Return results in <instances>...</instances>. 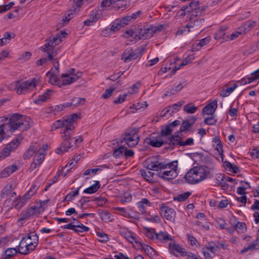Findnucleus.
<instances>
[{
  "label": "nucleus",
  "instance_id": "obj_1",
  "mask_svg": "<svg viewBox=\"0 0 259 259\" xmlns=\"http://www.w3.org/2000/svg\"><path fill=\"white\" fill-rule=\"evenodd\" d=\"M80 113H73L68 116L64 117L62 119L56 121L51 126V131L56 130L58 128L64 127L63 132L64 136L62 137L63 142L60 147L56 149V153L60 154L67 152L68 150L73 147L72 144V137L74 134L75 129L73 123L79 118Z\"/></svg>",
  "mask_w": 259,
  "mask_h": 259
},
{
  "label": "nucleus",
  "instance_id": "obj_2",
  "mask_svg": "<svg viewBox=\"0 0 259 259\" xmlns=\"http://www.w3.org/2000/svg\"><path fill=\"white\" fill-rule=\"evenodd\" d=\"M67 35V33L65 31H61L53 37H50L47 39L44 46L40 47V50L47 53L48 58H42L37 60L36 64L37 66H41L47 62V60H53L54 56L57 55V51L55 50V47L60 44L62 41V39L65 38Z\"/></svg>",
  "mask_w": 259,
  "mask_h": 259
},
{
  "label": "nucleus",
  "instance_id": "obj_3",
  "mask_svg": "<svg viewBox=\"0 0 259 259\" xmlns=\"http://www.w3.org/2000/svg\"><path fill=\"white\" fill-rule=\"evenodd\" d=\"M82 72L80 71L75 73L74 69H71L67 73L62 74L59 79L56 76L55 72H48L47 73V76L49 78V82L52 84H56L60 88L72 83L80 78Z\"/></svg>",
  "mask_w": 259,
  "mask_h": 259
},
{
  "label": "nucleus",
  "instance_id": "obj_4",
  "mask_svg": "<svg viewBox=\"0 0 259 259\" xmlns=\"http://www.w3.org/2000/svg\"><path fill=\"white\" fill-rule=\"evenodd\" d=\"M30 119L19 114H14L8 120V122L3 123L8 131L14 132L20 128L22 131H25L30 127L29 121Z\"/></svg>",
  "mask_w": 259,
  "mask_h": 259
},
{
  "label": "nucleus",
  "instance_id": "obj_5",
  "mask_svg": "<svg viewBox=\"0 0 259 259\" xmlns=\"http://www.w3.org/2000/svg\"><path fill=\"white\" fill-rule=\"evenodd\" d=\"M210 171L202 167H194L185 175L187 182L191 184L197 183L210 177Z\"/></svg>",
  "mask_w": 259,
  "mask_h": 259
},
{
  "label": "nucleus",
  "instance_id": "obj_6",
  "mask_svg": "<svg viewBox=\"0 0 259 259\" xmlns=\"http://www.w3.org/2000/svg\"><path fill=\"white\" fill-rule=\"evenodd\" d=\"M138 132L139 129L137 128L131 127L127 129L121 136L118 142H125V144L130 147L136 146L140 141Z\"/></svg>",
  "mask_w": 259,
  "mask_h": 259
},
{
  "label": "nucleus",
  "instance_id": "obj_7",
  "mask_svg": "<svg viewBox=\"0 0 259 259\" xmlns=\"http://www.w3.org/2000/svg\"><path fill=\"white\" fill-rule=\"evenodd\" d=\"M33 239V242L30 240H27L28 238L23 237L20 241L18 247V253L27 255L34 250L38 245V237L35 234H32L31 236Z\"/></svg>",
  "mask_w": 259,
  "mask_h": 259
},
{
  "label": "nucleus",
  "instance_id": "obj_8",
  "mask_svg": "<svg viewBox=\"0 0 259 259\" xmlns=\"http://www.w3.org/2000/svg\"><path fill=\"white\" fill-rule=\"evenodd\" d=\"M36 80L35 78L23 82H21L19 80L15 81V88L17 93L19 95H21L25 92L31 90L36 87Z\"/></svg>",
  "mask_w": 259,
  "mask_h": 259
},
{
  "label": "nucleus",
  "instance_id": "obj_9",
  "mask_svg": "<svg viewBox=\"0 0 259 259\" xmlns=\"http://www.w3.org/2000/svg\"><path fill=\"white\" fill-rule=\"evenodd\" d=\"M144 51V49L142 47H139L134 51L132 49H127L122 54L121 59L125 62L135 60L142 56Z\"/></svg>",
  "mask_w": 259,
  "mask_h": 259
},
{
  "label": "nucleus",
  "instance_id": "obj_10",
  "mask_svg": "<svg viewBox=\"0 0 259 259\" xmlns=\"http://www.w3.org/2000/svg\"><path fill=\"white\" fill-rule=\"evenodd\" d=\"M204 21L203 18L196 19L194 22H189L188 24L180 27L176 32L177 35H183L185 32H190V28L194 26H200Z\"/></svg>",
  "mask_w": 259,
  "mask_h": 259
},
{
  "label": "nucleus",
  "instance_id": "obj_11",
  "mask_svg": "<svg viewBox=\"0 0 259 259\" xmlns=\"http://www.w3.org/2000/svg\"><path fill=\"white\" fill-rule=\"evenodd\" d=\"M19 137L15 138L11 143L7 145L2 152V156L4 157L8 156L10 152L16 149L20 144Z\"/></svg>",
  "mask_w": 259,
  "mask_h": 259
},
{
  "label": "nucleus",
  "instance_id": "obj_12",
  "mask_svg": "<svg viewBox=\"0 0 259 259\" xmlns=\"http://www.w3.org/2000/svg\"><path fill=\"white\" fill-rule=\"evenodd\" d=\"M180 133H181L180 130L175 133L174 135H171L169 138L165 141V144L168 145V146L165 147L166 149L172 150L176 146H178L177 143H176V140L181 141L182 140V138L179 136Z\"/></svg>",
  "mask_w": 259,
  "mask_h": 259
},
{
  "label": "nucleus",
  "instance_id": "obj_13",
  "mask_svg": "<svg viewBox=\"0 0 259 259\" xmlns=\"http://www.w3.org/2000/svg\"><path fill=\"white\" fill-rule=\"evenodd\" d=\"M167 164V165H168V168H170V169L169 170H165L162 172L161 177L166 180H171L175 178L178 175L177 166H175L174 167L171 168L174 166L172 163H170Z\"/></svg>",
  "mask_w": 259,
  "mask_h": 259
},
{
  "label": "nucleus",
  "instance_id": "obj_14",
  "mask_svg": "<svg viewBox=\"0 0 259 259\" xmlns=\"http://www.w3.org/2000/svg\"><path fill=\"white\" fill-rule=\"evenodd\" d=\"M161 214L164 219L171 222H173L176 217L175 210L167 206L161 207Z\"/></svg>",
  "mask_w": 259,
  "mask_h": 259
},
{
  "label": "nucleus",
  "instance_id": "obj_15",
  "mask_svg": "<svg viewBox=\"0 0 259 259\" xmlns=\"http://www.w3.org/2000/svg\"><path fill=\"white\" fill-rule=\"evenodd\" d=\"M168 248L171 254L176 256H178L175 251L179 252L181 254V256H184V253L186 252L185 249L182 247L179 244L170 242L168 244Z\"/></svg>",
  "mask_w": 259,
  "mask_h": 259
},
{
  "label": "nucleus",
  "instance_id": "obj_16",
  "mask_svg": "<svg viewBox=\"0 0 259 259\" xmlns=\"http://www.w3.org/2000/svg\"><path fill=\"white\" fill-rule=\"evenodd\" d=\"M167 165L165 162L152 161L147 165V168L150 170L157 171L159 169L166 168Z\"/></svg>",
  "mask_w": 259,
  "mask_h": 259
},
{
  "label": "nucleus",
  "instance_id": "obj_17",
  "mask_svg": "<svg viewBox=\"0 0 259 259\" xmlns=\"http://www.w3.org/2000/svg\"><path fill=\"white\" fill-rule=\"evenodd\" d=\"M217 107V101H213L203 108L202 113L203 114L212 115L214 113Z\"/></svg>",
  "mask_w": 259,
  "mask_h": 259
},
{
  "label": "nucleus",
  "instance_id": "obj_18",
  "mask_svg": "<svg viewBox=\"0 0 259 259\" xmlns=\"http://www.w3.org/2000/svg\"><path fill=\"white\" fill-rule=\"evenodd\" d=\"M196 118L193 116L190 117L189 119L185 120L181 124L180 132H183L187 131L195 122Z\"/></svg>",
  "mask_w": 259,
  "mask_h": 259
},
{
  "label": "nucleus",
  "instance_id": "obj_19",
  "mask_svg": "<svg viewBox=\"0 0 259 259\" xmlns=\"http://www.w3.org/2000/svg\"><path fill=\"white\" fill-rule=\"evenodd\" d=\"M144 143L154 147H160L164 143L163 140H157L151 137H147L145 139Z\"/></svg>",
  "mask_w": 259,
  "mask_h": 259
},
{
  "label": "nucleus",
  "instance_id": "obj_20",
  "mask_svg": "<svg viewBox=\"0 0 259 259\" xmlns=\"http://www.w3.org/2000/svg\"><path fill=\"white\" fill-rule=\"evenodd\" d=\"M153 29L152 26H150L147 28H144L139 29V36H140V39L143 37L146 38L151 37L154 34Z\"/></svg>",
  "mask_w": 259,
  "mask_h": 259
},
{
  "label": "nucleus",
  "instance_id": "obj_21",
  "mask_svg": "<svg viewBox=\"0 0 259 259\" xmlns=\"http://www.w3.org/2000/svg\"><path fill=\"white\" fill-rule=\"evenodd\" d=\"M53 92V91L52 90H47L46 92L39 96L34 102L37 104H41L42 102L50 99Z\"/></svg>",
  "mask_w": 259,
  "mask_h": 259
},
{
  "label": "nucleus",
  "instance_id": "obj_22",
  "mask_svg": "<svg viewBox=\"0 0 259 259\" xmlns=\"http://www.w3.org/2000/svg\"><path fill=\"white\" fill-rule=\"evenodd\" d=\"M18 169V166L15 164L8 166L0 172L1 178H6Z\"/></svg>",
  "mask_w": 259,
  "mask_h": 259
},
{
  "label": "nucleus",
  "instance_id": "obj_23",
  "mask_svg": "<svg viewBox=\"0 0 259 259\" xmlns=\"http://www.w3.org/2000/svg\"><path fill=\"white\" fill-rule=\"evenodd\" d=\"M99 18V14L97 11H93L91 13V17L83 22L86 26H92Z\"/></svg>",
  "mask_w": 259,
  "mask_h": 259
},
{
  "label": "nucleus",
  "instance_id": "obj_24",
  "mask_svg": "<svg viewBox=\"0 0 259 259\" xmlns=\"http://www.w3.org/2000/svg\"><path fill=\"white\" fill-rule=\"evenodd\" d=\"M114 4L116 10H124L130 6V0H117Z\"/></svg>",
  "mask_w": 259,
  "mask_h": 259
},
{
  "label": "nucleus",
  "instance_id": "obj_25",
  "mask_svg": "<svg viewBox=\"0 0 259 259\" xmlns=\"http://www.w3.org/2000/svg\"><path fill=\"white\" fill-rule=\"evenodd\" d=\"M18 252V250L15 248H9L5 250L2 255L3 259H9L13 257Z\"/></svg>",
  "mask_w": 259,
  "mask_h": 259
},
{
  "label": "nucleus",
  "instance_id": "obj_26",
  "mask_svg": "<svg viewBox=\"0 0 259 259\" xmlns=\"http://www.w3.org/2000/svg\"><path fill=\"white\" fill-rule=\"evenodd\" d=\"M151 204V203L147 198H143L141 201L137 203L139 210L143 214L146 211L145 205L150 206Z\"/></svg>",
  "mask_w": 259,
  "mask_h": 259
},
{
  "label": "nucleus",
  "instance_id": "obj_27",
  "mask_svg": "<svg viewBox=\"0 0 259 259\" xmlns=\"http://www.w3.org/2000/svg\"><path fill=\"white\" fill-rule=\"evenodd\" d=\"M155 238L160 240L161 242L167 240H172V238L169 235L167 232L160 231L159 233L155 234Z\"/></svg>",
  "mask_w": 259,
  "mask_h": 259
},
{
  "label": "nucleus",
  "instance_id": "obj_28",
  "mask_svg": "<svg viewBox=\"0 0 259 259\" xmlns=\"http://www.w3.org/2000/svg\"><path fill=\"white\" fill-rule=\"evenodd\" d=\"M38 188V186L36 184H33L30 189L23 195L22 198L27 201L35 194Z\"/></svg>",
  "mask_w": 259,
  "mask_h": 259
},
{
  "label": "nucleus",
  "instance_id": "obj_29",
  "mask_svg": "<svg viewBox=\"0 0 259 259\" xmlns=\"http://www.w3.org/2000/svg\"><path fill=\"white\" fill-rule=\"evenodd\" d=\"M100 188V184L99 181H96L95 183L89 187V188L85 189L83 190L84 193L88 194H93L96 193Z\"/></svg>",
  "mask_w": 259,
  "mask_h": 259
},
{
  "label": "nucleus",
  "instance_id": "obj_30",
  "mask_svg": "<svg viewBox=\"0 0 259 259\" xmlns=\"http://www.w3.org/2000/svg\"><path fill=\"white\" fill-rule=\"evenodd\" d=\"M98 214L103 222H108L111 221V214L107 210H99Z\"/></svg>",
  "mask_w": 259,
  "mask_h": 259
},
{
  "label": "nucleus",
  "instance_id": "obj_31",
  "mask_svg": "<svg viewBox=\"0 0 259 259\" xmlns=\"http://www.w3.org/2000/svg\"><path fill=\"white\" fill-rule=\"evenodd\" d=\"M238 87L236 83H234L233 86L227 88V89H223L220 92V96L223 97H226L229 96L234 90Z\"/></svg>",
  "mask_w": 259,
  "mask_h": 259
},
{
  "label": "nucleus",
  "instance_id": "obj_32",
  "mask_svg": "<svg viewBox=\"0 0 259 259\" xmlns=\"http://www.w3.org/2000/svg\"><path fill=\"white\" fill-rule=\"evenodd\" d=\"M172 132V129L170 128L168 124H167L161 127L159 136L161 137H166L171 135Z\"/></svg>",
  "mask_w": 259,
  "mask_h": 259
},
{
  "label": "nucleus",
  "instance_id": "obj_33",
  "mask_svg": "<svg viewBox=\"0 0 259 259\" xmlns=\"http://www.w3.org/2000/svg\"><path fill=\"white\" fill-rule=\"evenodd\" d=\"M124 36L126 38H130L131 37L135 39H140V36H139V30L136 31H134L132 30H127L126 31Z\"/></svg>",
  "mask_w": 259,
  "mask_h": 259
},
{
  "label": "nucleus",
  "instance_id": "obj_34",
  "mask_svg": "<svg viewBox=\"0 0 259 259\" xmlns=\"http://www.w3.org/2000/svg\"><path fill=\"white\" fill-rule=\"evenodd\" d=\"M37 148L34 146H30L23 154V158L25 159H29L36 152Z\"/></svg>",
  "mask_w": 259,
  "mask_h": 259
},
{
  "label": "nucleus",
  "instance_id": "obj_35",
  "mask_svg": "<svg viewBox=\"0 0 259 259\" xmlns=\"http://www.w3.org/2000/svg\"><path fill=\"white\" fill-rule=\"evenodd\" d=\"M197 109V107L194 106L192 103H189L184 107V110L188 114L194 113L196 111Z\"/></svg>",
  "mask_w": 259,
  "mask_h": 259
},
{
  "label": "nucleus",
  "instance_id": "obj_36",
  "mask_svg": "<svg viewBox=\"0 0 259 259\" xmlns=\"http://www.w3.org/2000/svg\"><path fill=\"white\" fill-rule=\"evenodd\" d=\"M188 12H189L190 14V16L189 17V22H194L197 19H195L197 16H200L201 12H199L198 9L190 10H189Z\"/></svg>",
  "mask_w": 259,
  "mask_h": 259
},
{
  "label": "nucleus",
  "instance_id": "obj_37",
  "mask_svg": "<svg viewBox=\"0 0 259 259\" xmlns=\"http://www.w3.org/2000/svg\"><path fill=\"white\" fill-rule=\"evenodd\" d=\"M145 235L149 239H154L155 238L156 232L153 228H145Z\"/></svg>",
  "mask_w": 259,
  "mask_h": 259
},
{
  "label": "nucleus",
  "instance_id": "obj_38",
  "mask_svg": "<svg viewBox=\"0 0 259 259\" xmlns=\"http://www.w3.org/2000/svg\"><path fill=\"white\" fill-rule=\"evenodd\" d=\"M227 28L226 27H221L218 31H217L215 34L214 38L215 39L220 40L222 38H224V37L225 35V31L227 30Z\"/></svg>",
  "mask_w": 259,
  "mask_h": 259
},
{
  "label": "nucleus",
  "instance_id": "obj_39",
  "mask_svg": "<svg viewBox=\"0 0 259 259\" xmlns=\"http://www.w3.org/2000/svg\"><path fill=\"white\" fill-rule=\"evenodd\" d=\"M234 228L239 233H244L246 230V224L242 222H238Z\"/></svg>",
  "mask_w": 259,
  "mask_h": 259
},
{
  "label": "nucleus",
  "instance_id": "obj_40",
  "mask_svg": "<svg viewBox=\"0 0 259 259\" xmlns=\"http://www.w3.org/2000/svg\"><path fill=\"white\" fill-rule=\"evenodd\" d=\"M45 156V154H43L42 153H40L37 151L36 155L33 159V161H35L38 165H40L44 160Z\"/></svg>",
  "mask_w": 259,
  "mask_h": 259
},
{
  "label": "nucleus",
  "instance_id": "obj_41",
  "mask_svg": "<svg viewBox=\"0 0 259 259\" xmlns=\"http://www.w3.org/2000/svg\"><path fill=\"white\" fill-rule=\"evenodd\" d=\"M176 143L180 146H190L194 144V140L192 138H188L185 141L176 140Z\"/></svg>",
  "mask_w": 259,
  "mask_h": 259
},
{
  "label": "nucleus",
  "instance_id": "obj_42",
  "mask_svg": "<svg viewBox=\"0 0 259 259\" xmlns=\"http://www.w3.org/2000/svg\"><path fill=\"white\" fill-rule=\"evenodd\" d=\"M125 147L121 146L117 149H115L113 153V156L116 158L120 157V156H124V151H125Z\"/></svg>",
  "mask_w": 259,
  "mask_h": 259
},
{
  "label": "nucleus",
  "instance_id": "obj_43",
  "mask_svg": "<svg viewBox=\"0 0 259 259\" xmlns=\"http://www.w3.org/2000/svg\"><path fill=\"white\" fill-rule=\"evenodd\" d=\"M36 209V207L35 206V207H33V206L30 207L29 208H28L26 212L23 214V218H22L20 220H23L24 219H25L30 217L31 215H33L35 212Z\"/></svg>",
  "mask_w": 259,
  "mask_h": 259
},
{
  "label": "nucleus",
  "instance_id": "obj_44",
  "mask_svg": "<svg viewBox=\"0 0 259 259\" xmlns=\"http://www.w3.org/2000/svg\"><path fill=\"white\" fill-rule=\"evenodd\" d=\"M191 195V193L190 192L188 191L180 194L177 197H175L174 199L175 200H178L180 202L184 201H185Z\"/></svg>",
  "mask_w": 259,
  "mask_h": 259
},
{
  "label": "nucleus",
  "instance_id": "obj_45",
  "mask_svg": "<svg viewBox=\"0 0 259 259\" xmlns=\"http://www.w3.org/2000/svg\"><path fill=\"white\" fill-rule=\"evenodd\" d=\"M63 167H62V169L61 170H59L58 171L57 174L52 179L50 180V181L53 183L54 184L56 183L57 181L58 178L60 175H62L63 177H65L69 172V169H66L65 172L63 171Z\"/></svg>",
  "mask_w": 259,
  "mask_h": 259
},
{
  "label": "nucleus",
  "instance_id": "obj_46",
  "mask_svg": "<svg viewBox=\"0 0 259 259\" xmlns=\"http://www.w3.org/2000/svg\"><path fill=\"white\" fill-rule=\"evenodd\" d=\"M85 101V98H74L72 100V105L75 107L79 106L80 105L84 104Z\"/></svg>",
  "mask_w": 259,
  "mask_h": 259
},
{
  "label": "nucleus",
  "instance_id": "obj_47",
  "mask_svg": "<svg viewBox=\"0 0 259 259\" xmlns=\"http://www.w3.org/2000/svg\"><path fill=\"white\" fill-rule=\"evenodd\" d=\"M142 248L144 250L145 252L148 255H152L153 253L155 252L154 249L148 245H145L142 244L141 242L139 243Z\"/></svg>",
  "mask_w": 259,
  "mask_h": 259
},
{
  "label": "nucleus",
  "instance_id": "obj_48",
  "mask_svg": "<svg viewBox=\"0 0 259 259\" xmlns=\"http://www.w3.org/2000/svg\"><path fill=\"white\" fill-rule=\"evenodd\" d=\"M89 230V228L85 226L84 225L80 223L76 226V228L75 230V232L78 233H82L84 232H87Z\"/></svg>",
  "mask_w": 259,
  "mask_h": 259
},
{
  "label": "nucleus",
  "instance_id": "obj_49",
  "mask_svg": "<svg viewBox=\"0 0 259 259\" xmlns=\"http://www.w3.org/2000/svg\"><path fill=\"white\" fill-rule=\"evenodd\" d=\"M49 111L53 113L54 114H56L57 113L63 110L61 105H56L51 106L49 108Z\"/></svg>",
  "mask_w": 259,
  "mask_h": 259
},
{
  "label": "nucleus",
  "instance_id": "obj_50",
  "mask_svg": "<svg viewBox=\"0 0 259 259\" xmlns=\"http://www.w3.org/2000/svg\"><path fill=\"white\" fill-rule=\"evenodd\" d=\"M121 23L120 20H116L115 21L112 25L111 27V30L113 31H116L119 29H120L122 27H123L122 25H121Z\"/></svg>",
  "mask_w": 259,
  "mask_h": 259
},
{
  "label": "nucleus",
  "instance_id": "obj_51",
  "mask_svg": "<svg viewBox=\"0 0 259 259\" xmlns=\"http://www.w3.org/2000/svg\"><path fill=\"white\" fill-rule=\"evenodd\" d=\"M183 88V86L181 83H180L177 85H175L172 89L170 90V95H175L177 93L180 92Z\"/></svg>",
  "mask_w": 259,
  "mask_h": 259
},
{
  "label": "nucleus",
  "instance_id": "obj_52",
  "mask_svg": "<svg viewBox=\"0 0 259 259\" xmlns=\"http://www.w3.org/2000/svg\"><path fill=\"white\" fill-rule=\"evenodd\" d=\"M124 237L129 241L133 243V241H135L136 243H139L140 242H139L137 239L132 235L131 232H128L125 233Z\"/></svg>",
  "mask_w": 259,
  "mask_h": 259
},
{
  "label": "nucleus",
  "instance_id": "obj_53",
  "mask_svg": "<svg viewBox=\"0 0 259 259\" xmlns=\"http://www.w3.org/2000/svg\"><path fill=\"white\" fill-rule=\"evenodd\" d=\"M97 236L99 238V241L102 242H106L108 240V236L104 232H98Z\"/></svg>",
  "mask_w": 259,
  "mask_h": 259
},
{
  "label": "nucleus",
  "instance_id": "obj_54",
  "mask_svg": "<svg viewBox=\"0 0 259 259\" xmlns=\"http://www.w3.org/2000/svg\"><path fill=\"white\" fill-rule=\"evenodd\" d=\"M79 189H80V188L79 187L75 191L70 192L66 196V199H68V201H71L73 199V197H74L78 195Z\"/></svg>",
  "mask_w": 259,
  "mask_h": 259
},
{
  "label": "nucleus",
  "instance_id": "obj_55",
  "mask_svg": "<svg viewBox=\"0 0 259 259\" xmlns=\"http://www.w3.org/2000/svg\"><path fill=\"white\" fill-rule=\"evenodd\" d=\"M254 80H255V78H254V76H252L250 77L244 78L238 82H239L241 85H245L247 83L252 82Z\"/></svg>",
  "mask_w": 259,
  "mask_h": 259
},
{
  "label": "nucleus",
  "instance_id": "obj_56",
  "mask_svg": "<svg viewBox=\"0 0 259 259\" xmlns=\"http://www.w3.org/2000/svg\"><path fill=\"white\" fill-rule=\"evenodd\" d=\"M27 201L23 198L19 201H16L15 202L14 206L16 209H21Z\"/></svg>",
  "mask_w": 259,
  "mask_h": 259
},
{
  "label": "nucleus",
  "instance_id": "obj_57",
  "mask_svg": "<svg viewBox=\"0 0 259 259\" xmlns=\"http://www.w3.org/2000/svg\"><path fill=\"white\" fill-rule=\"evenodd\" d=\"M94 201L99 206H103L107 201V199L105 198H95Z\"/></svg>",
  "mask_w": 259,
  "mask_h": 259
},
{
  "label": "nucleus",
  "instance_id": "obj_58",
  "mask_svg": "<svg viewBox=\"0 0 259 259\" xmlns=\"http://www.w3.org/2000/svg\"><path fill=\"white\" fill-rule=\"evenodd\" d=\"M237 29L241 32L242 35L245 34L250 31L248 25H246L245 23L243 24Z\"/></svg>",
  "mask_w": 259,
  "mask_h": 259
},
{
  "label": "nucleus",
  "instance_id": "obj_59",
  "mask_svg": "<svg viewBox=\"0 0 259 259\" xmlns=\"http://www.w3.org/2000/svg\"><path fill=\"white\" fill-rule=\"evenodd\" d=\"M215 150H216L218 151L219 155L221 158L222 161H223L224 154H223V149L222 143H221L219 145H216Z\"/></svg>",
  "mask_w": 259,
  "mask_h": 259
},
{
  "label": "nucleus",
  "instance_id": "obj_60",
  "mask_svg": "<svg viewBox=\"0 0 259 259\" xmlns=\"http://www.w3.org/2000/svg\"><path fill=\"white\" fill-rule=\"evenodd\" d=\"M31 56V53L29 52H25L22 54L19 58V60L22 61L28 60Z\"/></svg>",
  "mask_w": 259,
  "mask_h": 259
},
{
  "label": "nucleus",
  "instance_id": "obj_61",
  "mask_svg": "<svg viewBox=\"0 0 259 259\" xmlns=\"http://www.w3.org/2000/svg\"><path fill=\"white\" fill-rule=\"evenodd\" d=\"M211 39V38L209 36H206L204 38H202L199 40L198 42L199 44V46L202 48L204 46L206 45V44H208Z\"/></svg>",
  "mask_w": 259,
  "mask_h": 259
},
{
  "label": "nucleus",
  "instance_id": "obj_62",
  "mask_svg": "<svg viewBox=\"0 0 259 259\" xmlns=\"http://www.w3.org/2000/svg\"><path fill=\"white\" fill-rule=\"evenodd\" d=\"M184 256H186L187 259H202L199 256L190 252L186 251V252L184 253Z\"/></svg>",
  "mask_w": 259,
  "mask_h": 259
},
{
  "label": "nucleus",
  "instance_id": "obj_63",
  "mask_svg": "<svg viewBox=\"0 0 259 259\" xmlns=\"http://www.w3.org/2000/svg\"><path fill=\"white\" fill-rule=\"evenodd\" d=\"M217 120L213 119V116L207 117L204 119V122L207 125H214L215 124Z\"/></svg>",
  "mask_w": 259,
  "mask_h": 259
},
{
  "label": "nucleus",
  "instance_id": "obj_64",
  "mask_svg": "<svg viewBox=\"0 0 259 259\" xmlns=\"http://www.w3.org/2000/svg\"><path fill=\"white\" fill-rule=\"evenodd\" d=\"M114 90V89L113 88H110V89L106 90L105 92L102 95V98L104 99H107L109 98L112 95Z\"/></svg>",
  "mask_w": 259,
  "mask_h": 259
}]
</instances>
